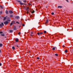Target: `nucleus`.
<instances>
[{
	"mask_svg": "<svg viewBox=\"0 0 73 73\" xmlns=\"http://www.w3.org/2000/svg\"><path fill=\"white\" fill-rule=\"evenodd\" d=\"M4 24H5L6 25H7V24H8V23H9V22H8L7 21H6L4 23Z\"/></svg>",
	"mask_w": 73,
	"mask_h": 73,
	"instance_id": "obj_1",
	"label": "nucleus"
},
{
	"mask_svg": "<svg viewBox=\"0 0 73 73\" xmlns=\"http://www.w3.org/2000/svg\"><path fill=\"white\" fill-rule=\"evenodd\" d=\"M43 33H42V32H41V33H37V35H42Z\"/></svg>",
	"mask_w": 73,
	"mask_h": 73,
	"instance_id": "obj_2",
	"label": "nucleus"
},
{
	"mask_svg": "<svg viewBox=\"0 0 73 73\" xmlns=\"http://www.w3.org/2000/svg\"><path fill=\"white\" fill-rule=\"evenodd\" d=\"M3 26H4V24L2 22L1 24H0V27H3Z\"/></svg>",
	"mask_w": 73,
	"mask_h": 73,
	"instance_id": "obj_3",
	"label": "nucleus"
},
{
	"mask_svg": "<svg viewBox=\"0 0 73 73\" xmlns=\"http://www.w3.org/2000/svg\"><path fill=\"white\" fill-rule=\"evenodd\" d=\"M14 23H15V21H13V22H11L10 25V26H12V24H14Z\"/></svg>",
	"mask_w": 73,
	"mask_h": 73,
	"instance_id": "obj_4",
	"label": "nucleus"
},
{
	"mask_svg": "<svg viewBox=\"0 0 73 73\" xmlns=\"http://www.w3.org/2000/svg\"><path fill=\"white\" fill-rule=\"evenodd\" d=\"M9 13L10 14H12V13H13V11H12L10 10L9 11Z\"/></svg>",
	"mask_w": 73,
	"mask_h": 73,
	"instance_id": "obj_5",
	"label": "nucleus"
},
{
	"mask_svg": "<svg viewBox=\"0 0 73 73\" xmlns=\"http://www.w3.org/2000/svg\"><path fill=\"white\" fill-rule=\"evenodd\" d=\"M48 22H49L48 20H46V22L45 23V24H48Z\"/></svg>",
	"mask_w": 73,
	"mask_h": 73,
	"instance_id": "obj_6",
	"label": "nucleus"
},
{
	"mask_svg": "<svg viewBox=\"0 0 73 73\" xmlns=\"http://www.w3.org/2000/svg\"><path fill=\"white\" fill-rule=\"evenodd\" d=\"M15 18V19H19V18H20V17H19V16H16Z\"/></svg>",
	"mask_w": 73,
	"mask_h": 73,
	"instance_id": "obj_7",
	"label": "nucleus"
},
{
	"mask_svg": "<svg viewBox=\"0 0 73 73\" xmlns=\"http://www.w3.org/2000/svg\"><path fill=\"white\" fill-rule=\"evenodd\" d=\"M20 5H23V4H24V5H26V4H24L21 2H20Z\"/></svg>",
	"mask_w": 73,
	"mask_h": 73,
	"instance_id": "obj_8",
	"label": "nucleus"
},
{
	"mask_svg": "<svg viewBox=\"0 0 73 73\" xmlns=\"http://www.w3.org/2000/svg\"><path fill=\"white\" fill-rule=\"evenodd\" d=\"M19 40L18 38H17L15 39V41L16 42H18L19 41Z\"/></svg>",
	"mask_w": 73,
	"mask_h": 73,
	"instance_id": "obj_9",
	"label": "nucleus"
},
{
	"mask_svg": "<svg viewBox=\"0 0 73 73\" xmlns=\"http://www.w3.org/2000/svg\"><path fill=\"white\" fill-rule=\"evenodd\" d=\"M58 8H62V7L61 6H58Z\"/></svg>",
	"mask_w": 73,
	"mask_h": 73,
	"instance_id": "obj_10",
	"label": "nucleus"
},
{
	"mask_svg": "<svg viewBox=\"0 0 73 73\" xmlns=\"http://www.w3.org/2000/svg\"><path fill=\"white\" fill-rule=\"evenodd\" d=\"M14 30H15L16 31L17 30V29H16V27L15 26L14 27Z\"/></svg>",
	"mask_w": 73,
	"mask_h": 73,
	"instance_id": "obj_11",
	"label": "nucleus"
},
{
	"mask_svg": "<svg viewBox=\"0 0 73 73\" xmlns=\"http://www.w3.org/2000/svg\"><path fill=\"white\" fill-rule=\"evenodd\" d=\"M28 5L29 6V7H31L32 6V5H31V4H30V3H28Z\"/></svg>",
	"mask_w": 73,
	"mask_h": 73,
	"instance_id": "obj_12",
	"label": "nucleus"
},
{
	"mask_svg": "<svg viewBox=\"0 0 73 73\" xmlns=\"http://www.w3.org/2000/svg\"><path fill=\"white\" fill-rule=\"evenodd\" d=\"M5 13L6 14H8V11H6Z\"/></svg>",
	"mask_w": 73,
	"mask_h": 73,
	"instance_id": "obj_13",
	"label": "nucleus"
},
{
	"mask_svg": "<svg viewBox=\"0 0 73 73\" xmlns=\"http://www.w3.org/2000/svg\"><path fill=\"white\" fill-rule=\"evenodd\" d=\"M26 10L27 11V13L28 14V7H27V8L26 9Z\"/></svg>",
	"mask_w": 73,
	"mask_h": 73,
	"instance_id": "obj_14",
	"label": "nucleus"
},
{
	"mask_svg": "<svg viewBox=\"0 0 73 73\" xmlns=\"http://www.w3.org/2000/svg\"><path fill=\"white\" fill-rule=\"evenodd\" d=\"M3 46V44L1 43H0V47H2Z\"/></svg>",
	"mask_w": 73,
	"mask_h": 73,
	"instance_id": "obj_15",
	"label": "nucleus"
},
{
	"mask_svg": "<svg viewBox=\"0 0 73 73\" xmlns=\"http://www.w3.org/2000/svg\"><path fill=\"white\" fill-rule=\"evenodd\" d=\"M9 32H10V33H12V32H13V30H10Z\"/></svg>",
	"mask_w": 73,
	"mask_h": 73,
	"instance_id": "obj_16",
	"label": "nucleus"
},
{
	"mask_svg": "<svg viewBox=\"0 0 73 73\" xmlns=\"http://www.w3.org/2000/svg\"><path fill=\"white\" fill-rule=\"evenodd\" d=\"M29 11H31L29 9V7H28V13Z\"/></svg>",
	"mask_w": 73,
	"mask_h": 73,
	"instance_id": "obj_17",
	"label": "nucleus"
},
{
	"mask_svg": "<svg viewBox=\"0 0 73 73\" xmlns=\"http://www.w3.org/2000/svg\"><path fill=\"white\" fill-rule=\"evenodd\" d=\"M2 13H3V11H0V14L1 15H2Z\"/></svg>",
	"mask_w": 73,
	"mask_h": 73,
	"instance_id": "obj_18",
	"label": "nucleus"
},
{
	"mask_svg": "<svg viewBox=\"0 0 73 73\" xmlns=\"http://www.w3.org/2000/svg\"><path fill=\"white\" fill-rule=\"evenodd\" d=\"M5 20H6V17H4L3 19V21H4Z\"/></svg>",
	"mask_w": 73,
	"mask_h": 73,
	"instance_id": "obj_19",
	"label": "nucleus"
},
{
	"mask_svg": "<svg viewBox=\"0 0 73 73\" xmlns=\"http://www.w3.org/2000/svg\"><path fill=\"white\" fill-rule=\"evenodd\" d=\"M12 48L13 49V50H15V48L14 46H13L12 47Z\"/></svg>",
	"mask_w": 73,
	"mask_h": 73,
	"instance_id": "obj_20",
	"label": "nucleus"
},
{
	"mask_svg": "<svg viewBox=\"0 0 73 73\" xmlns=\"http://www.w3.org/2000/svg\"><path fill=\"white\" fill-rule=\"evenodd\" d=\"M71 50L72 52H73V48H72L71 49Z\"/></svg>",
	"mask_w": 73,
	"mask_h": 73,
	"instance_id": "obj_21",
	"label": "nucleus"
},
{
	"mask_svg": "<svg viewBox=\"0 0 73 73\" xmlns=\"http://www.w3.org/2000/svg\"><path fill=\"white\" fill-rule=\"evenodd\" d=\"M32 13H35V11L34 10H33L32 12H31Z\"/></svg>",
	"mask_w": 73,
	"mask_h": 73,
	"instance_id": "obj_22",
	"label": "nucleus"
},
{
	"mask_svg": "<svg viewBox=\"0 0 73 73\" xmlns=\"http://www.w3.org/2000/svg\"><path fill=\"white\" fill-rule=\"evenodd\" d=\"M13 15H10V17H13Z\"/></svg>",
	"mask_w": 73,
	"mask_h": 73,
	"instance_id": "obj_23",
	"label": "nucleus"
},
{
	"mask_svg": "<svg viewBox=\"0 0 73 73\" xmlns=\"http://www.w3.org/2000/svg\"><path fill=\"white\" fill-rule=\"evenodd\" d=\"M17 1L18 2V3H21V1H18V0H17Z\"/></svg>",
	"mask_w": 73,
	"mask_h": 73,
	"instance_id": "obj_24",
	"label": "nucleus"
},
{
	"mask_svg": "<svg viewBox=\"0 0 73 73\" xmlns=\"http://www.w3.org/2000/svg\"><path fill=\"white\" fill-rule=\"evenodd\" d=\"M65 53H67V52H68V50H66L65 51Z\"/></svg>",
	"mask_w": 73,
	"mask_h": 73,
	"instance_id": "obj_25",
	"label": "nucleus"
},
{
	"mask_svg": "<svg viewBox=\"0 0 73 73\" xmlns=\"http://www.w3.org/2000/svg\"><path fill=\"white\" fill-rule=\"evenodd\" d=\"M3 33L2 31L0 32V34H3Z\"/></svg>",
	"mask_w": 73,
	"mask_h": 73,
	"instance_id": "obj_26",
	"label": "nucleus"
},
{
	"mask_svg": "<svg viewBox=\"0 0 73 73\" xmlns=\"http://www.w3.org/2000/svg\"><path fill=\"white\" fill-rule=\"evenodd\" d=\"M21 33H20V32H19V33H18V34L19 35H20Z\"/></svg>",
	"mask_w": 73,
	"mask_h": 73,
	"instance_id": "obj_27",
	"label": "nucleus"
},
{
	"mask_svg": "<svg viewBox=\"0 0 73 73\" xmlns=\"http://www.w3.org/2000/svg\"><path fill=\"white\" fill-rule=\"evenodd\" d=\"M55 55L56 56H58V54H55Z\"/></svg>",
	"mask_w": 73,
	"mask_h": 73,
	"instance_id": "obj_28",
	"label": "nucleus"
},
{
	"mask_svg": "<svg viewBox=\"0 0 73 73\" xmlns=\"http://www.w3.org/2000/svg\"><path fill=\"white\" fill-rule=\"evenodd\" d=\"M0 8H1V9H3V7H2V6H0Z\"/></svg>",
	"mask_w": 73,
	"mask_h": 73,
	"instance_id": "obj_29",
	"label": "nucleus"
},
{
	"mask_svg": "<svg viewBox=\"0 0 73 73\" xmlns=\"http://www.w3.org/2000/svg\"><path fill=\"white\" fill-rule=\"evenodd\" d=\"M44 33H46V31H44Z\"/></svg>",
	"mask_w": 73,
	"mask_h": 73,
	"instance_id": "obj_30",
	"label": "nucleus"
},
{
	"mask_svg": "<svg viewBox=\"0 0 73 73\" xmlns=\"http://www.w3.org/2000/svg\"><path fill=\"white\" fill-rule=\"evenodd\" d=\"M52 50H55V48L54 47L53 48H52Z\"/></svg>",
	"mask_w": 73,
	"mask_h": 73,
	"instance_id": "obj_31",
	"label": "nucleus"
},
{
	"mask_svg": "<svg viewBox=\"0 0 73 73\" xmlns=\"http://www.w3.org/2000/svg\"><path fill=\"white\" fill-rule=\"evenodd\" d=\"M1 36H4V34H1Z\"/></svg>",
	"mask_w": 73,
	"mask_h": 73,
	"instance_id": "obj_32",
	"label": "nucleus"
},
{
	"mask_svg": "<svg viewBox=\"0 0 73 73\" xmlns=\"http://www.w3.org/2000/svg\"><path fill=\"white\" fill-rule=\"evenodd\" d=\"M23 2H24V3H25V2H27V1L25 0H23Z\"/></svg>",
	"mask_w": 73,
	"mask_h": 73,
	"instance_id": "obj_33",
	"label": "nucleus"
},
{
	"mask_svg": "<svg viewBox=\"0 0 73 73\" xmlns=\"http://www.w3.org/2000/svg\"><path fill=\"white\" fill-rule=\"evenodd\" d=\"M51 15H54V13H51Z\"/></svg>",
	"mask_w": 73,
	"mask_h": 73,
	"instance_id": "obj_34",
	"label": "nucleus"
},
{
	"mask_svg": "<svg viewBox=\"0 0 73 73\" xmlns=\"http://www.w3.org/2000/svg\"><path fill=\"white\" fill-rule=\"evenodd\" d=\"M39 58H40L38 57H37V60H39Z\"/></svg>",
	"mask_w": 73,
	"mask_h": 73,
	"instance_id": "obj_35",
	"label": "nucleus"
},
{
	"mask_svg": "<svg viewBox=\"0 0 73 73\" xmlns=\"http://www.w3.org/2000/svg\"><path fill=\"white\" fill-rule=\"evenodd\" d=\"M16 23H17L18 24H20V23H19L17 21L16 22Z\"/></svg>",
	"mask_w": 73,
	"mask_h": 73,
	"instance_id": "obj_36",
	"label": "nucleus"
},
{
	"mask_svg": "<svg viewBox=\"0 0 73 73\" xmlns=\"http://www.w3.org/2000/svg\"><path fill=\"white\" fill-rule=\"evenodd\" d=\"M28 52L29 53H30V52H31L30 51V50H28Z\"/></svg>",
	"mask_w": 73,
	"mask_h": 73,
	"instance_id": "obj_37",
	"label": "nucleus"
},
{
	"mask_svg": "<svg viewBox=\"0 0 73 73\" xmlns=\"http://www.w3.org/2000/svg\"><path fill=\"white\" fill-rule=\"evenodd\" d=\"M22 26H23V27H24V26H25V25H24V24H23V25H22Z\"/></svg>",
	"mask_w": 73,
	"mask_h": 73,
	"instance_id": "obj_38",
	"label": "nucleus"
},
{
	"mask_svg": "<svg viewBox=\"0 0 73 73\" xmlns=\"http://www.w3.org/2000/svg\"><path fill=\"white\" fill-rule=\"evenodd\" d=\"M33 33L32 32L31 33V35H33Z\"/></svg>",
	"mask_w": 73,
	"mask_h": 73,
	"instance_id": "obj_39",
	"label": "nucleus"
},
{
	"mask_svg": "<svg viewBox=\"0 0 73 73\" xmlns=\"http://www.w3.org/2000/svg\"><path fill=\"white\" fill-rule=\"evenodd\" d=\"M30 36H33V35H32V34H31V35H30Z\"/></svg>",
	"mask_w": 73,
	"mask_h": 73,
	"instance_id": "obj_40",
	"label": "nucleus"
},
{
	"mask_svg": "<svg viewBox=\"0 0 73 73\" xmlns=\"http://www.w3.org/2000/svg\"><path fill=\"white\" fill-rule=\"evenodd\" d=\"M7 21H11L10 20H8Z\"/></svg>",
	"mask_w": 73,
	"mask_h": 73,
	"instance_id": "obj_41",
	"label": "nucleus"
},
{
	"mask_svg": "<svg viewBox=\"0 0 73 73\" xmlns=\"http://www.w3.org/2000/svg\"><path fill=\"white\" fill-rule=\"evenodd\" d=\"M64 46H65V45H63L62 46V47H64Z\"/></svg>",
	"mask_w": 73,
	"mask_h": 73,
	"instance_id": "obj_42",
	"label": "nucleus"
},
{
	"mask_svg": "<svg viewBox=\"0 0 73 73\" xmlns=\"http://www.w3.org/2000/svg\"><path fill=\"white\" fill-rule=\"evenodd\" d=\"M0 66H1V63H0Z\"/></svg>",
	"mask_w": 73,
	"mask_h": 73,
	"instance_id": "obj_43",
	"label": "nucleus"
},
{
	"mask_svg": "<svg viewBox=\"0 0 73 73\" xmlns=\"http://www.w3.org/2000/svg\"><path fill=\"white\" fill-rule=\"evenodd\" d=\"M67 2H69V1L68 0H66Z\"/></svg>",
	"mask_w": 73,
	"mask_h": 73,
	"instance_id": "obj_44",
	"label": "nucleus"
},
{
	"mask_svg": "<svg viewBox=\"0 0 73 73\" xmlns=\"http://www.w3.org/2000/svg\"><path fill=\"white\" fill-rule=\"evenodd\" d=\"M5 38H7V36H5Z\"/></svg>",
	"mask_w": 73,
	"mask_h": 73,
	"instance_id": "obj_45",
	"label": "nucleus"
},
{
	"mask_svg": "<svg viewBox=\"0 0 73 73\" xmlns=\"http://www.w3.org/2000/svg\"><path fill=\"white\" fill-rule=\"evenodd\" d=\"M17 47H19V46H18L17 45Z\"/></svg>",
	"mask_w": 73,
	"mask_h": 73,
	"instance_id": "obj_46",
	"label": "nucleus"
},
{
	"mask_svg": "<svg viewBox=\"0 0 73 73\" xmlns=\"http://www.w3.org/2000/svg\"><path fill=\"white\" fill-rule=\"evenodd\" d=\"M21 27V26H19V28H20V27Z\"/></svg>",
	"mask_w": 73,
	"mask_h": 73,
	"instance_id": "obj_47",
	"label": "nucleus"
},
{
	"mask_svg": "<svg viewBox=\"0 0 73 73\" xmlns=\"http://www.w3.org/2000/svg\"><path fill=\"white\" fill-rule=\"evenodd\" d=\"M0 52H1V50H0Z\"/></svg>",
	"mask_w": 73,
	"mask_h": 73,
	"instance_id": "obj_48",
	"label": "nucleus"
},
{
	"mask_svg": "<svg viewBox=\"0 0 73 73\" xmlns=\"http://www.w3.org/2000/svg\"><path fill=\"white\" fill-rule=\"evenodd\" d=\"M48 8V7H46V8Z\"/></svg>",
	"mask_w": 73,
	"mask_h": 73,
	"instance_id": "obj_49",
	"label": "nucleus"
},
{
	"mask_svg": "<svg viewBox=\"0 0 73 73\" xmlns=\"http://www.w3.org/2000/svg\"><path fill=\"white\" fill-rule=\"evenodd\" d=\"M55 47V48H57L56 47Z\"/></svg>",
	"mask_w": 73,
	"mask_h": 73,
	"instance_id": "obj_50",
	"label": "nucleus"
}]
</instances>
